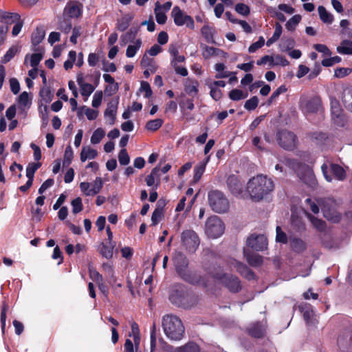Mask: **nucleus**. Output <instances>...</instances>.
I'll return each instance as SVG.
<instances>
[{"label":"nucleus","instance_id":"obj_46","mask_svg":"<svg viewBox=\"0 0 352 352\" xmlns=\"http://www.w3.org/2000/svg\"><path fill=\"white\" fill-rule=\"evenodd\" d=\"M160 8V5L159 1L155 3V19L157 23L160 25H163L166 23L167 20V16L164 12H160L158 9Z\"/></svg>","mask_w":352,"mask_h":352},{"label":"nucleus","instance_id":"obj_33","mask_svg":"<svg viewBox=\"0 0 352 352\" xmlns=\"http://www.w3.org/2000/svg\"><path fill=\"white\" fill-rule=\"evenodd\" d=\"M337 52L341 54L352 55V41L344 39L340 45L337 47Z\"/></svg>","mask_w":352,"mask_h":352},{"label":"nucleus","instance_id":"obj_36","mask_svg":"<svg viewBox=\"0 0 352 352\" xmlns=\"http://www.w3.org/2000/svg\"><path fill=\"white\" fill-rule=\"evenodd\" d=\"M342 100L344 107L352 112V89L344 90L342 94Z\"/></svg>","mask_w":352,"mask_h":352},{"label":"nucleus","instance_id":"obj_44","mask_svg":"<svg viewBox=\"0 0 352 352\" xmlns=\"http://www.w3.org/2000/svg\"><path fill=\"white\" fill-rule=\"evenodd\" d=\"M164 120L161 118L149 120L146 122V129L151 131H156L163 124Z\"/></svg>","mask_w":352,"mask_h":352},{"label":"nucleus","instance_id":"obj_15","mask_svg":"<svg viewBox=\"0 0 352 352\" xmlns=\"http://www.w3.org/2000/svg\"><path fill=\"white\" fill-rule=\"evenodd\" d=\"M226 183L230 192L234 196L238 197L242 194L243 185L237 175H230L227 179Z\"/></svg>","mask_w":352,"mask_h":352},{"label":"nucleus","instance_id":"obj_29","mask_svg":"<svg viewBox=\"0 0 352 352\" xmlns=\"http://www.w3.org/2000/svg\"><path fill=\"white\" fill-rule=\"evenodd\" d=\"M174 352H201V349L195 342H188L182 346L175 348Z\"/></svg>","mask_w":352,"mask_h":352},{"label":"nucleus","instance_id":"obj_26","mask_svg":"<svg viewBox=\"0 0 352 352\" xmlns=\"http://www.w3.org/2000/svg\"><path fill=\"white\" fill-rule=\"evenodd\" d=\"M248 333L252 338H262L265 336V329L259 322H256L248 328Z\"/></svg>","mask_w":352,"mask_h":352},{"label":"nucleus","instance_id":"obj_34","mask_svg":"<svg viewBox=\"0 0 352 352\" xmlns=\"http://www.w3.org/2000/svg\"><path fill=\"white\" fill-rule=\"evenodd\" d=\"M318 14L320 20L327 24H331L333 21V16L329 13L326 8L322 6H320L318 8Z\"/></svg>","mask_w":352,"mask_h":352},{"label":"nucleus","instance_id":"obj_30","mask_svg":"<svg viewBox=\"0 0 352 352\" xmlns=\"http://www.w3.org/2000/svg\"><path fill=\"white\" fill-rule=\"evenodd\" d=\"M331 173L339 181H343L346 178V172L339 164H331L330 166Z\"/></svg>","mask_w":352,"mask_h":352},{"label":"nucleus","instance_id":"obj_42","mask_svg":"<svg viewBox=\"0 0 352 352\" xmlns=\"http://www.w3.org/2000/svg\"><path fill=\"white\" fill-rule=\"evenodd\" d=\"M102 179L99 177H96L94 184H91V189L89 192L87 193V196H94L98 194L102 188Z\"/></svg>","mask_w":352,"mask_h":352},{"label":"nucleus","instance_id":"obj_41","mask_svg":"<svg viewBox=\"0 0 352 352\" xmlns=\"http://www.w3.org/2000/svg\"><path fill=\"white\" fill-rule=\"evenodd\" d=\"M41 166V163L40 162H31L29 163L26 167V177L28 179L32 181L34 180V173Z\"/></svg>","mask_w":352,"mask_h":352},{"label":"nucleus","instance_id":"obj_59","mask_svg":"<svg viewBox=\"0 0 352 352\" xmlns=\"http://www.w3.org/2000/svg\"><path fill=\"white\" fill-rule=\"evenodd\" d=\"M72 29V24L69 19L64 17L63 21L60 22V30L65 34H68Z\"/></svg>","mask_w":352,"mask_h":352},{"label":"nucleus","instance_id":"obj_21","mask_svg":"<svg viewBox=\"0 0 352 352\" xmlns=\"http://www.w3.org/2000/svg\"><path fill=\"white\" fill-rule=\"evenodd\" d=\"M282 162L285 166L292 169L296 174L299 173V172L301 171L303 168H306L307 166V164L301 162L298 160L289 157H284V159L282 160Z\"/></svg>","mask_w":352,"mask_h":352},{"label":"nucleus","instance_id":"obj_35","mask_svg":"<svg viewBox=\"0 0 352 352\" xmlns=\"http://www.w3.org/2000/svg\"><path fill=\"white\" fill-rule=\"evenodd\" d=\"M214 30L208 25H204L201 29V33L206 42L210 43H215L214 39Z\"/></svg>","mask_w":352,"mask_h":352},{"label":"nucleus","instance_id":"obj_27","mask_svg":"<svg viewBox=\"0 0 352 352\" xmlns=\"http://www.w3.org/2000/svg\"><path fill=\"white\" fill-rule=\"evenodd\" d=\"M140 65L142 67L149 69L152 74L155 73L157 69L155 60L148 57L146 54L142 56Z\"/></svg>","mask_w":352,"mask_h":352},{"label":"nucleus","instance_id":"obj_8","mask_svg":"<svg viewBox=\"0 0 352 352\" xmlns=\"http://www.w3.org/2000/svg\"><path fill=\"white\" fill-rule=\"evenodd\" d=\"M181 241L186 250L189 252H195L200 243L198 235L192 230H184L182 232Z\"/></svg>","mask_w":352,"mask_h":352},{"label":"nucleus","instance_id":"obj_32","mask_svg":"<svg viewBox=\"0 0 352 352\" xmlns=\"http://www.w3.org/2000/svg\"><path fill=\"white\" fill-rule=\"evenodd\" d=\"M291 224L293 228L297 232H302L306 229L305 224L302 219L294 214H292L291 217Z\"/></svg>","mask_w":352,"mask_h":352},{"label":"nucleus","instance_id":"obj_22","mask_svg":"<svg viewBox=\"0 0 352 352\" xmlns=\"http://www.w3.org/2000/svg\"><path fill=\"white\" fill-rule=\"evenodd\" d=\"M243 254L250 266L256 267L263 264V260L261 255L253 254L248 250H244Z\"/></svg>","mask_w":352,"mask_h":352},{"label":"nucleus","instance_id":"obj_6","mask_svg":"<svg viewBox=\"0 0 352 352\" xmlns=\"http://www.w3.org/2000/svg\"><path fill=\"white\" fill-rule=\"evenodd\" d=\"M276 139L278 145L287 151H293L298 144L297 136L293 132L286 129L278 131Z\"/></svg>","mask_w":352,"mask_h":352},{"label":"nucleus","instance_id":"obj_63","mask_svg":"<svg viewBox=\"0 0 352 352\" xmlns=\"http://www.w3.org/2000/svg\"><path fill=\"white\" fill-rule=\"evenodd\" d=\"M289 64V61L287 60V58L282 56V55H276L273 60V64L272 65V67L275 65H281L283 67L287 66Z\"/></svg>","mask_w":352,"mask_h":352},{"label":"nucleus","instance_id":"obj_11","mask_svg":"<svg viewBox=\"0 0 352 352\" xmlns=\"http://www.w3.org/2000/svg\"><path fill=\"white\" fill-rule=\"evenodd\" d=\"M247 245L255 251H263L267 249V239L263 234H251L247 239Z\"/></svg>","mask_w":352,"mask_h":352},{"label":"nucleus","instance_id":"obj_40","mask_svg":"<svg viewBox=\"0 0 352 352\" xmlns=\"http://www.w3.org/2000/svg\"><path fill=\"white\" fill-rule=\"evenodd\" d=\"M39 96L46 105L52 100L54 96L50 88L47 87H43L41 89Z\"/></svg>","mask_w":352,"mask_h":352},{"label":"nucleus","instance_id":"obj_56","mask_svg":"<svg viewBox=\"0 0 352 352\" xmlns=\"http://www.w3.org/2000/svg\"><path fill=\"white\" fill-rule=\"evenodd\" d=\"M118 160L121 165L125 166L129 164L130 157L126 149L122 148L118 153Z\"/></svg>","mask_w":352,"mask_h":352},{"label":"nucleus","instance_id":"obj_3","mask_svg":"<svg viewBox=\"0 0 352 352\" xmlns=\"http://www.w3.org/2000/svg\"><path fill=\"white\" fill-rule=\"evenodd\" d=\"M173 304L184 309H190L198 302V296L184 285H178L170 296Z\"/></svg>","mask_w":352,"mask_h":352},{"label":"nucleus","instance_id":"obj_54","mask_svg":"<svg viewBox=\"0 0 352 352\" xmlns=\"http://www.w3.org/2000/svg\"><path fill=\"white\" fill-rule=\"evenodd\" d=\"M236 12L243 16H247L250 13V7L243 3H239L235 6Z\"/></svg>","mask_w":352,"mask_h":352},{"label":"nucleus","instance_id":"obj_17","mask_svg":"<svg viewBox=\"0 0 352 352\" xmlns=\"http://www.w3.org/2000/svg\"><path fill=\"white\" fill-rule=\"evenodd\" d=\"M173 261L177 274L184 272L188 267V259L184 254L181 252H176L174 254Z\"/></svg>","mask_w":352,"mask_h":352},{"label":"nucleus","instance_id":"obj_48","mask_svg":"<svg viewBox=\"0 0 352 352\" xmlns=\"http://www.w3.org/2000/svg\"><path fill=\"white\" fill-rule=\"evenodd\" d=\"M338 344L340 349L347 352H350L352 350V337L349 338V343L347 344L346 340L343 336H339L338 338Z\"/></svg>","mask_w":352,"mask_h":352},{"label":"nucleus","instance_id":"obj_47","mask_svg":"<svg viewBox=\"0 0 352 352\" xmlns=\"http://www.w3.org/2000/svg\"><path fill=\"white\" fill-rule=\"evenodd\" d=\"M248 94H244L243 91L239 89H234L229 92V98L234 101H239L247 98Z\"/></svg>","mask_w":352,"mask_h":352},{"label":"nucleus","instance_id":"obj_25","mask_svg":"<svg viewBox=\"0 0 352 352\" xmlns=\"http://www.w3.org/2000/svg\"><path fill=\"white\" fill-rule=\"evenodd\" d=\"M118 100H111L107 104V107L104 111V116L110 118V124H113L116 121V115L118 109Z\"/></svg>","mask_w":352,"mask_h":352},{"label":"nucleus","instance_id":"obj_4","mask_svg":"<svg viewBox=\"0 0 352 352\" xmlns=\"http://www.w3.org/2000/svg\"><path fill=\"white\" fill-rule=\"evenodd\" d=\"M164 332L168 338L172 340H180L185 332V328L179 317L166 315L162 318Z\"/></svg>","mask_w":352,"mask_h":352},{"label":"nucleus","instance_id":"obj_43","mask_svg":"<svg viewBox=\"0 0 352 352\" xmlns=\"http://www.w3.org/2000/svg\"><path fill=\"white\" fill-rule=\"evenodd\" d=\"M142 45V41L141 39H138L135 41L134 45H129L126 51V56L128 58H132L135 56L138 50L140 48Z\"/></svg>","mask_w":352,"mask_h":352},{"label":"nucleus","instance_id":"obj_39","mask_svg":"<svg viewBox=\"0 0 352 352\" xmlns=\"http://www.w3.org/2000/svg\"><path fill=\"white\" fill-rule=\"evenodd\" d=\"M292 249L298 253H301L307 249L306 243L300 239L295 238L291 243Z\"/></svg>","mask_w":352,"mask_h":352},{"label":"nucleus","instance_id":"obj_38","mask_svg":"<svg viewBox=\"0 0 352 352\" xmlns=\"http://www.w3.org/2000/svg\"><path fill=\"white\" fill-rule=\"evenodd\" d=\"M138 30V28H131L128 32L121 36L122 41L124 43L133 42L136 37Z\"/></svg>","mask_w":352,"mask_h":352},{"label":"nucleus","instance_id":"obj_23","mask_svg":"<svg viewBox=\"0 0 352 352\" xmlns=\"http://www.w3.org/2000/svg\"><path fill=\"white\" fill-rule=\"evenodd\" d=\"M305 214L307 218L311 223L313 227L318 232H323L326 230L327 223L324 220L316 217L315 216H314L313 214L307 211L305 212Z\"/></svg>","mask_w":352,"mask_h":352},{"label":"nucleus","instance_id":"obj_19","mask_svg":"<svg viewBox=\"0 0 352 352\" xmlns=\"http://www.w3.org/2000/svg\"><path fill=\"white\" fill-rule=\"evenodd\" d=\"M45 32L40 28H36L34 32L32 33L31 36L32 44L34 47V51H43V49L41 47H37L45 38Z\"/></svg>","mask_w":352,"mask_h":352},{"label":"nucleus","instance_id":"obj_58","mask_svg":"<svg viewBox=\"0 0 352 352\" xmlns=\"http://www.w3.org/2000/svg\"><path fill=\"white\" fill-rule=\"evenodd\" d=\"M95 90V87L90 83H86L80 87V93L82 96L89 97Z\"/></svg>","mask_w":352,"mask_h":352},{"label":"nucleus","instance_id":"obj_5","mask_svg":"<svg viewBox=\"0 0 352 352\" xmlns=\"http://www.w3.org/2000/svg\"><path fill=\"white\" fill-rule=\"evenodd\" d=\"M208 201L210 208L217 213L226 212L230 208L228 199L219 190H210L208 192Z\"/></svg>","mask_w":352,"mask_h":352},{"label":"nucleus","instance_id":"obj_37","mask_svg":"<svg viewBox=\"0 0 352 352\" xmlns=\"http://www.w3.org/2000/svg\"><path fill=\"white\" fill-rule=\"evenodd\" d=\"M98 152L96 149L91 148H82L80 153V160L85 162L87 159H94L96 157Z\"/></svg>","mask_w":352,"mask_h":352},{"label":"nucleus","instance_id":"obj_51","mask_svg":"<svg viewBox=\"0 0 352 352\" xmlns=\"http://www.w3.org/2000/svg\"><path fill=\"white\" fill-rule=\"evenodd\" d=\"M37 53H34L30 55V66L36 68L43 57L42 51H37Z\"/></svg>","mask_w":352,"mask_h":352},{"label":"nucleus","instance_id":"obj_7","mask_svg":"<svg viewBox=\"0 0 352 352\" xmlns=\"http://www.w3.org/2000/svg\"><path fill=\"white\" fill-rule=\"evenodd\" d=\"M225 230L224 223L216 215L209 217L205 224V232L208 237L216 239L221 236Z\"/></svg>","mask_w":352,"mask_h":352},{"label":"nucleus","instance_id":"obj_31","mask_svg":"<svg viewBox=\"0 0 352 352\" xmlns=\"http://www.w3.org/2000/svg\"><path fill=\"white\" fill-rule=\"evenodd\" d=\"M116 245V243H109V245L101 243L99 247V252L100 254L107 258H111L113 256V250Z\"/></svg>","mask_w":352,"mask_h":352},{"label":"nucleus","instance_id":"obj_24","mask_svg":"<svg viewBox=\"0 0 352 352\" xmlns=\"http://www.w3.org/2000/svg\"><path fill=\"white\" fill-rule=\"evenodd\" d=\"M21 16L17 13L6 12L0 10V22L10 25L19 21Z\"/></svg>","mask_w":352,"mask_h":352},{"label":"nucleus","instance_id":"obj_10","mask_svg":"<svg viewBox=\"0 0 352 352\" xmlns=\"http://www.w3.org/2000/svg\"><path fill=\"white\" fill-rule=\"evenodd\" d=\"M82 13L83 5L78 1H69L63 10V16L68 19L80 18Z\"/></svg>","mask_w":352,"mask_h":352},{"label":"nucleus","instance_id":"obj_9","mask_svg":"<svg viewBox=\"0 0 352 352\" xmlns=\"http://www.w3.org/2000/svg\"><path fill=\"white\" fill-rule=\"evenodd\" d=\"M171 16L173 18L176 25L182 26L186 24V27L189 29H195V22L192 17L184 14L179 6H176L173 8Z\"/></svg>","mask_w":352,"mask_h":352},{"label":"nucleus","instance_id":"obj_53","mask_svg":"<svg viewBox=\"0 0 352 352\" xmlns=\"http://www.w3.org/2000/svg\"><path fill=\"white\" fill-rule=\"evenodd\" d=\"M72 206V212L78 214L83 210V205L80 197H76L71 202Z\"/></svg>","mask_w":352,"mask_h":352},{"label":"nucleus","instance_id":"obj_28","mask_svg":"<svg viewBox=\"0 0 352 352\" xmlns=\"http://www.w3.org/2000/svg\"><path fill=\"white\" fill-rule=\"evenodd\" d=\"M133 19V14H127L122 16L120 19L118 20L116 28L120 32L125 31L129 26L131 21Z\"/></svg>","mask_w":352,"mask_h":352},{"label":"nucleus","instance_id":"obj_52","mask_svg":"<svg viewBox=\"0 0 352 352\" xmlns=\"http://www.w3.org/2000/svg\"><path fill=\"white\" fill-rule=\"evenodd\" d=\"M18 52V49L16 47L12 46L6 52V53L4 54L3 57L2 58L1 62L2 63H7L9 61H10L14 56L16 55V54Z\"/></svg>","mask_w":352,"mask_h":352},{"label":"nucleus","instance_id":"obj_61","mask_svg":"<svg viewBox=\"0 0 352 352\" xmlns=\"http://www.w3.org/2000/svg\"><path fill=\"white\" fill-rule=\"evenodd\" d=\"M265 45V39L263 36H260L256 42L250 45L248 48L250 53H254L258 49L261 48Z\"/></svg>","mask_w":352,"mask_h":352},{"label":"nucleus","instance_id":"obj_16","mask_svg":"<svg viewBox=\"0 0 352 352\" xmlns=\"http://www.w3.org/2000/svg\"><path fill=\"white\" fill-rule=\"evenodd\" d=\"M300 179L307 186L315 188L317 185L316 176L310 167L307 165L306 168H303L297 174Z\"/></svg>","mask_w":352,"mask_h":352},{"label":"nucleus","instance_id":"obj_49","mask_svg":"<svg viewBox=\"0 0 352 352\" xmlns=\"http://www.w3.org/2000/svg\"><path fill=\"white\" fill-rule=\"evenodd\" d=\"M104 131L102 128H98L94 131L91 137V142L94 144H98L104 137Z\"/></svg>","mask_w":352,"mask_h":352},{"label":"nucleus","instance_id":"obj_60","mask_svg":"<svg viewBox=\"0 0 352 352\" xmlns=\"http://www.w3.org/2000/svg\"><path fill=\"white\" fill-rule=\"evenodd\" d=\"M276 241L277 242L286 244L288 241L287 236V234L281 230V228L280 226L276 227Z\"/></svg>","mask_w":352,"mask_h":352},{"label":"nucleus","instance_id":"obj_20","mask_svg":"<svg viewBox=\"0 0 352 352\" xmlns=\"http://www.w3.org/2000/svg\"><path fill=\"white\" fill-rule=\"evenodd\" d=\"M199 85L197 80L188 78L184 82V91L188 95L195 97L198 94Z\"/></svg>","mask_w":352,"mask_h":352},{"label":"nucleus","instance_id":"obj_2","mask_svg":"<svg viewBox=\"0 0 352 352\" xmlns=\"http://www.w3.org/2000/svg\"><path fill=\"white\" fill-rule=\"evenodd\" d=\"M274 185L272 179L266 176L257 175L249 180L247 190L251 198L260 201L265 195L274 190Z\"/></svg>","mask_w":352,"mask_h":352},{"label":"nucleus","instance_id":"obj_13","mask_svg":"<svg viewBox=\"0 0 352 352\" xmlns=\"http://www.w3.org/2000/svg\"><path fill=\"white\" fill-rule=\"evenodd\" d=\"M331 111L334 124L338 126H344L346 122L345 117L343 113V110L336 99L331 100Z\"/></svg>","mask_w":352,"mask_h":352},{"label":"nucleus","instance_id":"obj_50","mask_svg":"<svg viewBox=\"0 0 352 352\" xmlns=\"http://www.w3.org/2000/svg\"><path fill=\"white\" fill-rule=\"evenodd\" d=\"M74 157L73 150L71 146H67L65 148L64 153V160L63 162V165L65 167L69 166L72 162Z\"/></svg>","mask_w":352,"mask_h":352},{"label":"nucleus","instance_id":"obj_12","mask_svg":"<svg viewBox=\"0 0 352 352\" xmlns=\"http://www.w3.org/2000/svg\"><path fill=\"white\" fill-rule=\"evenodd\" d=\"M302 111L308 113H315L322 108V103L320 96H315L307 100L301 102Z\"/></svg>","mask_w":352,"mask_h":352},{"label":"nucleus","instance_id":"obj_1","mask_svg":"<svg viewBox=\"0 0 352 352\" xmlns=\"http://www.w3.org/2000/svg\"><path fill=\"white\" fill-rule=\"evenodd\" d=\"M204 270L213 279L220 282L230 292L237 294L242 289V284L241 280L236 276L223 272H217V268H220L219 265L213 262L210 263L209 260H204L202 262Z\"/></svg>","mask_w":352,"mask_h":352},{"label":"nucleus","instance_id":"obj_55","mask_svg":"<svg viewBox=\"0 0 352 352\" xmlns=\"http://www.w3.org/2000/svg\"><path fill=\"white\" fill-rule=\"evenodd\" d=\"M258 104V98L257 96H252L250 99L248 100L244 104V108L248 111L254 110Z\"/></svg>","mask_w":352,"mask_h":352},{"label":"nucleus","instance_id":"obj_18","mask_svg":"<svg viewBox=\"0 0 352 352\" xmlns=\"http://www.w3.org/2000/svg\"><path fill=\"white\" fill-rule=\"evenodd\" d=\"M323 215L328 221L333 223H339L342 219V214L334 207L324 205L322 208Z\"/></svg>","mask_w":352,"mask_h":352},{"label":"nucleus","instance_id":"obj_14","mask_svg":"<svg viewBox=\"0 0 352 352\" xmlns=\"http://www.w3.org/2000/svg\"><path fill=\"white\" fill-rule=\"evenodd\" d=\"M178 275L184 281L189 284L193 285L205 284L204 278L201 275L190 272L188 268Z\"/></svg>","mask_w":352,"mask_h":352},{"label":"nucleus","instance_id":"obj_64","mask_svg":"<svg viewBox=\"0 0 352 352\" xmlns=\"http://www.w3.org/2000/svg\"><path fill=\"white\" fill-rule=\"evenodd\" d=\"M296 42L295 40L292 38H286L283 40L282 46L284 48V50L287 52L295 46Z\"/></svg>","mask_w":352,"mask_h":352},{"label":"nucleus","instance_id":"obj_45","mask_svg":"<svg viewBox=\"0 0 352 352\" xmlns=\"http://www.w3.org/2000/svg\"><path fill=\"white\" fill-rule=\"evenodd\" d=\"M301 21V16L300 14L294 15L286 23L285 27L289 31L295 30L296 26Z\"/></svg>","mask_w":352,"mask_h":352},{"label":"nucleus","instance_id":"obj_57","mask_svg":"<svg viewBox=\"0 0 352 352\" xmlns=\"http://www.w3.org/2000/svg\"><path fill=\"white\" fill-rule=\"evenodd\" d=\"M352 72V69L349 67H338L334 71V76L336 78H342L348 75H349Z\"/></svg>","mask_w":352,"mask_h":352},{"label":"nucleus","instance_id":"obj_62","mask_svg":"<svg viewBox=\"0 0 352 352\" xmlns=\"http://www.w3.org/2000/svg\"><path fill=\"white\" fill-rule=\"evenodd\" d=\"M156 346V325L153 322L151 328V342L150 349L151 352H154Z\"/></svg>","mask_w":352,"mask_h":352}]
</instances>
